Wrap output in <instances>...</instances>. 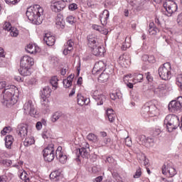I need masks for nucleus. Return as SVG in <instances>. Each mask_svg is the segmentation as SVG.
<instances>
[{"mask_svg":"<svg viewBox=\"0 0 182 182\" xmlns=\"http://www.w3.org/2000/svg\"><path fill=\"white\" fill-rule=\"evenodd\" d=\"M18 92V88L14 85H11L9 88L4 89L3 92L1 103L6 107L14 106L18 102V96L15 95Z\"/></svg>","mask_w":182,"mask_h":182,"instance_id":"obj_1","label":"nucleus"},{"mask_svg":"<svg viewBox=\"0 0 182 182\" xmlns=\"http://www.w3.org/2000/svg\"><path fill=\"white\" fill-rule=\"evenodd\" d=\"M26 15L32 23H34V25H41L42 23L41 16L43 15V8L38 4L30 6L27 9Z\"/></svg>","mask_w":182,"mask_h":182,"instance_id":"obj_2","label":"nucleus"},{"mask_svg":"<svg viewBox=\"0 0 182 182\" xmlns=\"http://www.w3.org/2000/svg\"><path fill=\"white\" fill-rule=\"evenodd\" d=\"M141 114L146 119L159 116V114H160V112L157 107V101L152 100L145 103L142 107Z\"/></svg>","mask_w":182,"mask_h":182,"instance_id":"obj_3","label":"nucleus"},{"mask_svg":"<svg viewBox=\"0 0 182 182\" xmlns=\"http://www.w3.org/2000/svg\"><path fill=\"white\" fill-rule=\"evenodd\" d=\"M88 46L92 49V54L95 56H103L105 55V48L102 47L97 41V38L94 35H90L87 37Z\"/></svg>","mask_w":182,"mask_h":182,"instance_id":"obj_4","label":"nucleus"},{"mask_svg":"<svg viewBox=\"0 0 182 182\" xmlns=\"http://www.w3.org/2000/svg\"><path fill=\"white\" fill-rule=\"evenodd\" d=\"M164 124H166L168 132H171L176 130L180 126L178 117L174 114L167 115L164 119Z\"/></svg>","mask_w":182,"mask_h":182,"instance_id":"obj_5","label":"nucleus"},{"mask_svg":"<svg viewBox=\"0 0 182 182\" xmlns=\"http://www.w3.org/2000/svg\"><path fill=\"white\" fill-rule=\"evenodd\" d=\"M159 75L163 80H168L171 79V64L165 63L159 68Z\"/></svg>","mask_w":182,"mask_h":182,"instance_id":"obj_6","label":"nucleus"},{"mask_svg":"<svg viewBox=\"0 0 182 182\" xmlns=\"http://www.w3.org/2000/svg\"><path fill=\"white\" fill-rule=\"evenodd\" d=\"M163 6L167 12V16H171L174 12H177L178 6L174 1L166 0L164 3Z\"/></svg>","mask_w":182,"mask_h":182,"instance_id":"obj_7","label":"nucleus"},{"mask_svg":"<svg viewBox=\"0 0 182 182\" xmlns=\"http://www.w3.org/2000/svg\"><path fill=\"white\" fill-rule=\"evenodd\" d=\"M43 151V157L46 161H53L55 159V149L53 148V144H50L46 149H44Z\"/></svg>","mask_w":182,"mask_h":182,"instance_id":"obj_8","label":"nucleus"},{"mask_svg":"<svg viewBox=\"0 0 182 182\" xmlns=\"http://www.w3.org/2000/svg\"><path fill=\"white\" fill-rule=\"evenodd\" d=\"M66 8V3L63 0L55 1L53 0L50 2V9L53 12H55L56 14L63 11V9Z\"/></svg>","mask_w":182,"mask_h":182,"instance_id":"obj_9","label":"nucleus"},{"mask_svg":"<svg viewBox=\"0 0 182 182\" xmlns=\"http://www.w3.org/2000/svg\"><path fill=\"white\" fill-rule=\"evenodd\" d=\"M168 109L171 112H180L182 110V97H178L177 100L171 101L168 104Z\"/></svg>","mask_w":182,"mask_h":182,"instance_id":"obj_10","label":"nucleus"},{"mask_svg":"<svg viewBox=\"0 0 182 182\" xmlns=\"http://www.w3.org/2000/svg\"><path fill=\"white\" fill-rule=\"evenodd\" d=\"M162 174L166 176V177H174L177 174V171L171 164H168L162 166Z\"/></svg>","mask_w":182,"mask_h":182,"instance_id":"obj_11","label":"nucleus"},{"mask_svg":"<svg viewBox=\"0 0 182 182\" xmlns=\"http://www.w3.org/2000/svg\"><path fill=\"white\" fill-rule=\"evenodd\" d=\"M23 110L26 114H30V116H35L36 114V109H35V105L32 100H28L24 104Z\"/></svg>","mask_w":182,"mask_h":182,"instance_id":"obj_12","label":"nucleus"},{"mask_svg":"<svg viewBox=\"0 0 182 182\" xmlns=\"http://www.w3.org/2000/svg\"><path fill=\"white\" fill-rule=\"evenodd\" d=\"M129 5H131L133 9L136 11H141L143 9V5L146 0H126Z\"/></svg>","mask_w":182,"mask_h":182,"instance_id":"obj_13","label":"nucleus"},{"mask_svg":"<svg viewBox=\"0 0 182 182\" xmlns=\"http://www.w3.org/2000/svg\"><path fill=\"white\" fill-rule=\"evenodd\" d=\"M33 58L29 55H24L21 58L20 66L22 68H32L33 66Z\"/></svg>","mask_w":182,"mask_h":182,"instance_id":"obj_14","label":"nucleus"},{"mask_svg":"<svg viewBox=\"0 0 182 182\" xmlns=\"http://www.w3.org/2000/svg\"><path fill=\"white\" fill-rule=\"evenodd\" d=\"M55 156L56 159L59 160L60 163H61V164H65V163L68 161V156H66L65 152L62 151V146H58L57 148V150L55 151Z\"/></svg>","mask_w":182,"mask_h":182,"instance_id":"obj_15","label":"nucleus"},{"mask_svg":"<svg viewBox=\"0 0 182 182\" xmlns=\"http://www.w3.org/2000/svg\"><path fill=\"white\" fill-rule=\"evenodd\" d=\"M118 62L119 65L122 66V68H127V66H129L131 63L130 55L123 54L120 55Z\"/></svg>","mask_w":182,"mask_h":182,"instance_id":"obj_16","label":"nucleus"},{"mask_svg":"<svg viewBox=\"0 0 182 182\" xmlns=\"http://www.w3.org/2000/svg\"><path fill=\"white\" fill-rule=\"evenodd\" d=\"M93 99L97 102L98 106H102L106 100V96L102 94H100L99 91H95L92 93Z\"/></svg>","mask_w":182,"mask_h":182,"instance_id":"obj_17","label":"nucleus"},{"mask_svg":"<svg viewBox=\"0 0 182 182\" xmlns=\"http://www.w3.org/2000/svg\"><path fill=\"white\" fill-rule=\"evenodd\" d=\"M17 133L21 139L26 138L28 136V126L23 124L18 125Z\"/></svg>","mask_w":182,"mask_h":182,"instance_id":"obj_18","label":"nucleus"},{"mask_svg":"<svg viewBox=\"0 0 182 182\" xmlns=\"http://www.w3.org/2000/svg\"><path fill=\"white\" fill-rule=\"evenodd\" d=\"M106 69V63L105 62L100 60L95 63L93 69H92V73L97 74L99 72H102Z\"/></svg>","mask_w":182,"mask_h":182,"instance_id":"obj_19","label":"nucleus"},{"mask_svg":"<svg viewBox=\"0 0 182 182\" xmlns=\"http://www.w3.org/2000/svg\"><path fill=\"white\" fill-rule=\"evenodd\" d=\"M139 139L141 144H144L146 147H150V146L154 143L153 138L146 137L144 135L139 136Z\"/></svg>","mask_w":182,"mask_h":182,"instance_id":"obj_20","label":"nucleus"},{"mask_svg":"<svg viewBox=\"0 0 182 182\" xmlns=\"http://www.w3.org/2000/svg\"><path fill=\"white\" fill-rule=\"evenodd\" d=\"M43 41L48 46H53L55 45V36L51 33H46L43 36Z\"/></svg>","mask_w":182,"mask_h":182,"instance_id":"obj_21","label":"nucleus"},{"mask_svg":"<svg viewBox=\"0 0 182 182\" xmlns=\"http://www.w3.org/2000/svg\"><path fill=\"white\" fill-rule=\"evenodd\" d=\"M26 50L28 53L33 55L35 53H38V52H41V48H39L36 44L30 43L26 48Z\"/></svg>","mask_w":182,"mask_h":182,"instance_id":"obj_22","label":"nucleus"},{"mask_svg":"<svg viewBox=\"0 0 182 182\" xmlns=\"http://www.w3.org/2000/svg\"><path fill=\"white\" fill-rule=\"evenodd\" d=\"M73 45H75V42L73 40L70 39L67 41V43L64 45L63 53L65 55H68L71 50H73Z\"/></svg>","mask_w":182,"mask_h":182,"instance_id":"obj_23","label":"nucleus"},{"mask_svg":"<svg viewBox=\"0 0 182 182\" xmlns=\"http://www.w3.org/2000/svg\"><path fill=\"white\" fill-rule=\"evenodd\" d=\"M55 25L58 29L65 28V20H63V16L61 14H58L55 18Z\"/></svg>","mask_w":182,"mask_h":182,"instance_id":"obj_24","label":"nucleus"},{"mask_svg":"<svg viewBox=\"0 0 182 182\" xmlns=\"http://www.w3.org/2000/svg\"><path fill=\"white\" fill-rule=\"evenodd\" d=\"M109 16H110V13H109L107 9L104 10L103 12L100 15V22L102 25H103V26H105V25H107Z\"/></svg>","mask_w":182,"mask_h":182,"instance_id":"obj_25","label":"nucleus"},{"mask_svg":"<svg viewBox=\"0 0 182 182\" xmlns=\"http://www.w3.org/2000/svg\"><path fill=\"white\" fill-rule=\"evenodd\" d=\"M50 178L53 180V181H60V180L63 178V176L60 171H54L50 174Z\"/></svg>","mask_w":182,"mask_h":182,"instance_id":"obj_26","label":"nucleus"},{"mask_svg":"<svg viewBox=\"0 0 182 182\" xmlns=\"http://www.w3.org/2000/svg\"><path fill=\"white\" fill-rule=\"evenodd\" d=\"M4 140L5 146L6 147V149H12V144H14V141H15L14 136L12 135H6Z\"/></svg>","mask_w":182,"mask_h":182,"instance_id":"obj_27","label":"nucleus"},{"mask_svg":"<svg viewBox=\"0 0 182 182\" xmlns=\"http://www.w3.org/2000/svg\"><path fill=\"white\" fill-rule=\"evenodd\" d=\"M31 67H21L18 69V72L21 76H31L32 70H31Z\"/></svg>","mask_w":182,"mask_h":182,"instance_id":"obj_28","label":"nucleus"},{"mask_svg":"<svg viewBox=\"0 0 182 182\" xmlns=\"http://www.w3.org/2000/svg\"><path fill=\"white\" fill-rule=\"evenodd\" d=\"M106 114L109 122H110V123H113V122H114V119H116V114L114 113L113 109L108 108L106 110Z\"/></svg>","mask_w":182,"mask_h":182,"instance_id":"obj_29","label":"nucleus"},{"mask_svg":"<svg viewBox=\"0 0 182 182\" xmlns=\"http://www.w3.org/2000/svg\"><path fill=\"white\" fill-rule=\"evenodd\" d=\"M166 90V85L160 84L156 88L154 89V93L158 95V96H161Z\"/></svg>","mask_w":182,"mask_h":182,"instance_id":"obj_30","label":"nucleus"},{"mask_svg":"<svg viewBox=\"0 0 182 182\" xmlns=\"http://www.w3.org/2000/svg\"><path fill=\"white\" fill-rule=\"evenodd\" d=\"M75 77V75H70L65 80L63 81V86L65 87V89H68L72 86L73 78Z\"/></svg>","mask_w":182,"mask_h":182,"instance_id":"obj_31","label":"nucleus"},{"mask_svg":"<svg viewBox=\"0 0 182 182\" xmlns=\"http://www.w3.org/2000/svg\"><path fill=\"white\" fill-rule=\"evenodd\" d=\"M50 92H52V90L50 88H49V87H45L41 92V99H48V97L50 96Z\"/></svg>","mask_w":182,"mask_h":182,"instance_id":"obj_32","label":"nucleus"},{"mask_svg":"<svg viewBox=\"0 0 182 182\" xmlns=\"http://www.w3.org/2000/svg\"><path fill=\"white\" fill-rule=\"evenodd\" d=\"M25 140L23 141V144L26 147H29V146H32V144H35V139L33 136H26L24 138Z\"/></svg>","mask_w":182,"mask_h":182,"instance_id":"obj_33","label":"nucleus"},{"mask_svg":"<svg viewBox=\"0 0 182 182\" xmlns=\"http://www.w3.org/2000/svg\"><path fill=\"white\" fill-rule=\"evenodd\" d=\"M87 139L89 140V141H92V143H95L97 144L99 143V137L97 135L93 134V133H90L87 136Z\"/></svg>","mask_w":182,"mask_h":182,"instance_id":"obj_34","label":"nucleus"},{"mask_svg":"<svg viewBox=\"0 0 182 182\" xmlns=\"http://www.w3.org/2000/svg\"><path fill=\"white\" fill-rule=\"evenodd\" d=\"M154 23H149V35H156L160 31L157 27H154Z\"/></svg>","mask_w":182,"mask_h":182,"instance_id":"obj_35","label":"nucleus"},{"mask_svg":"<svg viewBox=\"0 0 182 182\" xmlns=\"http://www.w3.org/2000/svg\"><path fill=\"white\" fill-rule=\"evenodd\" d=\"M90 149H86L85 148H81L79 149V153L83 159H87L90 156Z\"/></svg>","mask_w":182,"mask_h":182,"instance_id":"obj_36","label":"nucleus"},{"mask_svg":"<svg viewBox=\"0 0 182 182\" xmlns=\"http://www.w3.org/2000/svg\"><path fill=\"white\" fill-rule=\"evenodd\" d=\"M77 104L80 106H85L86 105L87 99L82 96V94H78L77 96Z\"/></svg>","mask_w":182,"mask_h":182,"instance_id":"obj_37","label":"nucleus"},{"mask_svg":"<svg viewBox=\"0 0 182 182\" xmlns=\"http://www.w3.org/2000/svg\"><path fill=\"white\" fill-rule=\"evenodd\" d=\"M109 80V74L103 72L98 77L99 82H102L105 83V82H107Z\"/></svg>","mask_w":182,"mask_h":182,"instance_id":"obj_38","label":"nucleus"},{"mask_svg":"<svg viewBox=\"0 0 182 182\" xmlns=\"http://www.w3.org/2000/svg\"><path fill=\"white\" fill-rule=\"evenodd\" d=\"M58 82H59V80L58 79V77L54 76L51 77L50 80V85L54 87V90H56L58 89Z\"/></svg>","mask_w":182,"mask_h":182,"instance_id":"obj_39","label":"nucleus"},{"mask_svg":"<svg viewBox=\"0 0 182 182\" xmlns=\"http://www.w3.org/2000/svg\"><path fill=\"white\" fill-rule=\"evenodd\" d=\"M139 163L143 164L145 167H149V159H146V156L144 154L141 155V158H139Z\"/></svg>","mask_w":182,"mask_h":182,"instance_id":"obj_40","label":"nucleus"},{"mask_svg":"<svg viewBox=\"0 0 182 182\" xmlns=\"http://www.w3.org/2000/svg\"><path fill=\"white\" fill-rule=\"evenodd\" d=\"M143 75L142 74H135L134 78V83H140L141 80H143Z\"/></svg>","mask_w":182,"mask_h":182,"instance_id":"obj_41","label":"nucleus"},{"mask_svg":"<svg viewBox=\"0 0 182 182\" xmlns=\"http://www.w3.org/2000/svg\"><path fill=\"white\" fill-rule=\"evenodd\" d=\"M59 119H60V112H55L51 117V122H53V123H55L58 122Z\"/></svg>","mask_w":182,"mask_h":182,"instance_id":"obj_42","label":"nucleus"},{"mask_svg":"<svg viewBox=\"0 0 182 182\" xmlns=\"http://www.w3.org/2000/svg\"><path fill=\"white\" fill-rule=\"evenodd\" d=\"M129 48H130V38H125V41L122 46V50H126Z\"/></svg>","mask_w":182,"mask_h":182,"instance_id":"obj_43","label":"nucleus"},{"mask_svg":"<svg viewBox=\"0 0 182 182\" xmlns=\"http://www.w3.org/2000/svg\"><path fill=\"white\" fill-rule=\"evenodd\" d=\"M87 5L90 8H96L97 6V2L96 0H87Z\"/></svg>","mask_w":182,"mask_h":182,"instance_id":"obj_44","label":"nucleus"},{"mask_svg":"<svg viewBox=\"0 0 182 182\" xmlns=\"http://www.w3.org/2000/svg\"><path fill=\"white\" fill-rule=\"evenodd\" d=\"M110 98L112 99V100H116L117 99H122V94L120 92L111 93Z\"/></svg>","mask_w":182,"mask_h":182,"instance_id":"obj_45","label":"nucleus"},{"mask_svg":"<svg viewBox=\"0 0 182 182\" xmlns=\"http://www.w3.org/2000/svg\"><path fill=\"white\" fill-rule=\"evenodd\" d=\"M10 35L11 36H13L14 38H16L18 35H19V31L15 27H13L11 30L10 31Z\"/></svg>","mask_w":182,"mask_h":182,"instance_id":"obj_46","label":"nucleus"},{"mask_svg":"<svg viewBox=\"0 0 182 182\" xmlns=\"http://www.w3.org/2000/svg\"><path fill=\"white\" fill-rule=\"evenodd\" d=\"M66 22H68V23H69L70 25H73V23L76 22V18H75L73 16H68L66 18Z\"/></svg>","mask_w":182,"mask_h":182,"instance_id":"obj_47","label":"nucleus"},{"mask_svg":"<svg viewBox=\"0 0 182 182\" xmlns=\"http://www.w3.org/2000/svg\"><path fill=\"white\" fill-rule=\"evenodd\" d=\"M12 132V128L11 127H5L3 130L1 132L3 136H5L6 134Z\"/></svg>","mask_w":182,"mask_h":182,"instance_id":"obj_48","label":"nucleus"},{"mask_svg":"<svg viewBox=\"0 0 182 182\" xmlns=\"http://www.w3.org/2000/svg\"><path fill=\"white\" fill-rule=\"evenodd\" d=\"M27 176L28 173H26V171H23L20 174V178L24 181H26V180H29V178Z\"/></svg>","mask_w":182,"mask_h":182,"instance_id":"obj_49","label":"nucleus"},{"mask_svg":"<svg viewBox=\"0 0 182 182\" xmlns=\"http://www.w3.org/2000/svg\"><path fill=\"white\" fill-rule=\"evenodd\" d=\"M106 161L107 163H109V164H111V166H116V164H117L116 160H114V159H113V157H111V156H108L107 158Z\"/></svg>","mask_w":182,"mask_h":182,"instance_id":"obj_50","label":"nucleus"},{"mask_svg":"<svg viewBox=\"0 0 182 182\" xmlns=\"http://www.w3.org/2000/svg\"><path fill=\"white\" fill-rule=\"evenodd\" d=\"M140 177H141V168L139 167L134 175V178H140Z\"/></svg>","mask_w":182,"mask_h":182,"instance_id":"obj_51","label":"nucleus"},{"mask_svg":"<svg viewBox=\"0 0 182 182\" xmlns=\"http://www.w3.org/2000/svg\"><path fill=\"white\" fill-rule=\"evenodd\" d=\"M41 105L43 107H48L49 106V102L48 100V98H41Z\"/></svg>","mask_w":182,"mask_h":182,"instance_id":"obj_52","label":"nucleus"},{"mask_svg":"<svg viewBox=\"0 0 182 182\" xmlns=\"http://www.w3.org/2000/svg\"><path fill=\"white\" fill-rule=\"evenodd\" d=\"M11 181V178H8L7 176L3 175L0 176V182H9Z\"/></svg>","mask_w":182,"mask_h":182,"instance_id":"obj_53","label":"nucleus"},{"mask_svg":"<svg viewBox=\"0 0 182 182\" xmlns=\"http://www.w3.org/2000/svg\"><path fill=\"white\" fill-rule=\"evenodd\" d=\"M12 26L11 25V23H5L4 25V31H10L12 28Z\"/></svg>","mask_w":182,"mask_h":182,"instance_id":"obj_54","label":"nucleus"},{"mask_svg":"<svg viewBox=\"0 0 182 182\" xmlns=\"http://www.w3.org/2000/svg\"><path fill=\"white\" fill-rule=\"evenodd\" d=\"M102 142H99L100 146H106L107 143H110V139L109 138H105L102 139Z\"/></svg>","mask_w":182,"mask_h":182,"instance_id":"obj_55","label":"nucleus"},{"mask_svg":"<svg viewBox=\"0 0 182 182\" xmlns=\"http://www.w3.org/2000/svg\"><path fill=\"white\" fill-rule=\"evenodd\" d=\"M125 144L128 147H130L132 144V138L129 137V136L125 138Z\"/></svg>","mask_w":182,"mask_h":182,"instance_id":"obj_56","label":"nucleus"},{"mask_svg":"<svg viewBox=\"0 0 182 182\" xmlns=\"http://www.w3.org/2000/svg\"><path fill=\"white\" fill-rule=\"evenodd\" d=\"M6 4H8L9 5H16L18 2L21 0H5Z\"/></svg>","mask_w":182,"mask_h":182,"instance_id":"obj_57","label":"nucleus"},{"mask_svg":"<svg viewBox=\"0 0 182 182\" xmlns=\"http://www.w3.org/2000/svg\"><path fill=\"white\" fill-rule=\"evenodd\" d=\"M68 9L70 11H76L77 9V4L73 3L69 5Z\"/></svg>","mask_w":182,"mask_h":182,"instance_id":"obj_58","label":"nucleus"},{"mask_svg":"<svg viewBox=\"0 0 182 182\" xmlns=\"http://www.w3.org/2000/svg\"><path fill=\"white\" fill-rule=\"evenodd\" d=\"M0 89H9V86H6V82H0Z\"/></svg>","mask_w":182,"mask_h":182,"instance_id":"obj_59","label":"nucleus"},{"mask_svg":"<svg viewBox=\"0 0 182 182\" xmlns=\"http://www.w3.org/2000/svg\"><path fill=\"white\" fill-rule=\"evenodd\" d=\"M148 62L149 63H156V58H154V55H149Z\"/></svg>","mask_w":182,"mask_h":182,"instance_id":"obj_60","label":"nucleus"},{"mask_svg":"<svg viewBox=\"0 0 182 182\" xmlns=\"http://www.w3.org/2000/svg\"><path fill=\"white\" fill-rule=\"evenodd\" d=\"M42 136L44 139H49L50 135L48 131H44L42 134Z\"/></svg>","mask_w":182,"mask_h":182,"instance_id":"obj_61","label":"nucleus"},{"mask_svg":"<svg viewBox=\"0 0 182 182\" xmlns=\"http://www.w3.org/2000/svg\"><path fill=\"white\" fill-rule=\"evenodd\" d=\"M92 28H94L95 31H98V32H100V31H102V26L96 24L92 25Z\"/></svg>","mask_w":182,"mask_h":182,"instance_id":"obj_62","label":"nucleus"},{"mask_svg":"<svg viewBox=\"0 0 182 182\" xmlns=\"http://www.w3.org/2000/svg\"><path fill=\"white\" fill-rule=\"evenodd\" d=\"M90 147V145H89L87 142H84L82 144V146L81 149H85V150H89Z\"/></svg>","mask_w":182,"mask_h":182,"instance_id":"obj_63","label":"nucleus"},{"mask_svg":"<svg viewBox=\"0 0 182 182\" xmlns=\"http://www.w3.org/2000/svg\"><path fill=\"white\" fill-rule=\"evenodd\" d=\"M37 130H41L42 129V122H38L36 124Z\"/></svg>","mask_w":182,"mask_h":182,"instance_id":"obj_64","label":"nucleus"}]
</instances>
